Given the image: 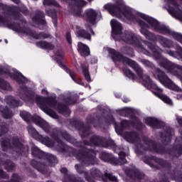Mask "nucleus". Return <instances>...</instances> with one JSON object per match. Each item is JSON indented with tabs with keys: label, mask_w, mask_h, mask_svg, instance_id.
Instances as JSON below:
<instances>
[{
	"label": "nucleus",
	"mask_w": 182,
	"mask_h": 182,
	"mask_svg": "<svg viewBox=\"0 0 182 182\" xmlns=\"http://www.w3.org/2000/svg\"><path fill=\"white\" fill-rule=\"evenodd\" d=\"M104 9L108 11L112 16H116L119 19H122V21H134V19H136V21L141 28V33L149 41H152L153 42H157L158 41L164 48H173L174 43L171 40L161 36H154L153 33H150V31H147V28H151V29L160 33L171 35L176 41L182 43L181 34L171 31L170 28L164 25H161L157 20L146 14L138 13L134 16L133 10L130 7L125 6L123 0H116L115 4L108 3L104 6Z\"/></svg>",
	"instance_id": "nucleus-1"
},
{
	"label": "nucleus",
	"mask_w": 182,
	"mask_h": 182,
	"mask_svg": "<svg viewBox=\"0 0 182 182\" xmlns=\"http://www.w3.org/2000/svg\"><path fill=\"white\" fill-rule=\"evenodd\" d=\"M111 26L112 29V38L115 41H119L120 40L119 38H121L123 42L129 43V45H134L136 48H137L139 52L144 53V55H146V56H150V55H151V52H152L153 56L157 60L158 63L161 58L164 59V57L160 55V53L163 51L160 48H159V46H154L151 43L146 41H143V44H140L139 43V38L136 35H134V33L130 31H125L122 34V24H120V23L117 20H111ZM146 48H149L151 52L147 50Z\"/></svg>",
	"instance_id": "nucleus-2"
},
{
	"label": "nucleus",
	"mask_w": 182,
	"mask_h": 182,
	"mask_svg": "<svg viewBox=\"0 0 182 182\" xmlns=\"http://www.w3.org/2000/svg\"><path fill=\"white\" fill-rule=\"evenodd\" d=\"M109 53L111 55L114 62H122L124 65H128L136 72L137 76L142 80V84L147 89H152V90H156L157 92H163L161 88L157 87L156 84L151 81L149 75H146L144 73L143 68L139 66L135 61L130 60L129 58L123 57L119 53H116V50L113 49L109 50Z\"/></svg>",
	"instance_id": "nucleus-3"
},
{
	"label": "nucleus",
	"mask_w": 182,
	"mask_h": 182,
	"mask_svg": "<svg viewBox=\"0 0 182 182\" xmlns=\"http://www.w3.org/2000/svg\"><path fill=\"white\" fill-rule=\"evenodd\" d=\"M36 103L38 107L43 110L44 113L53 117V119H58V114L53 112V109L58 110L60 113L66 114L70 113V111L68 107L56 102V100L54 98H48L43 97H36Z\"/></svg>",
	"instance_id": "nucleus-4"
},
{
	"label": "nucleus",
	"mask_w": 182,
	"mask_h": 182,
	"mask_svg": "<svg viewBox=\"0 0 182 182\" xmlns=\"http://www.w3.org/2000/svg\"><path fill=\"white\" fill-rule=\"evenodd\" d=\"M123 137L129 143H134L135 145L134 150L136 154H141L147 150H153L156 151L157 145L152 141L146 140L140 143V139L137 136V134L134 132H126L124 134Z\"/></svg>",
	"instance_id": "nucleus-5"
},
{
	"label": "nucleus",
	"mask_w": 182,
	"mask_h": 182,
	"mask_svg": "<svg viewBox=\"0 0 182 182\" xmlns=\"http://www.w3.org/2000/svg\"><path fill=\"white\" fill-rule=\"evenodd\" d=\"M20 116L22 117V119H23V120H25V122H31V120H32L35 124H37V126L41 127V129H43L46 133H49V132H50V126H49V124H48L46 121L43 120L39 116L32 117L31 114L25 111L21 112Z\"/></svg>",
	"instance_id": "nucleus-6"
},
{
	"label": "nucleus",
	"mask_w": 182,
	"mask_h": 182,
	"mask_svg": "<svg viewBox=\"0 0 182 182\" xmlns=\"http://www.w3.org/2000/svg\"><path fill=\"white\" fill-rule=\"evenodd\" d=\"M159 65L161 66L162 68H164L169 73H171L172 75H174L175 76H177L180 80L182 81V75H181V72H182V66L178 65L176 64H174L168 60L166 58H161L159 60Z\"/></svg>",
	"instance_id": "nucleus-7"
},
{
	"label": "nucleus",
	"mask_w": 182,
	"mask_h": 182,
	"mask_svg": "<svg viewBox=\"0 0 182 182\" xmlns=\"http://www.w3.org/2000/svg\"><path fill=\"white\" fill-rule=\"evenodd\" d=\"M155 72L156 73L154 74V76H156L161 83L164 85L166 87L171 89V90H174L175 92H182L181 88L176 85L175 83L173 82V81H171V80H170V78H168L163 71L158 68H155Z\"/></svg>",
	"instance_id": "nucleus-8"
},
{
	"label": "nucleus",
	"mask_w": 182,
	"mask_h": 182,
	"mask_svg": "<svg viewBox=\"0 0 182 182\" xmlns=\"http://www.w3.org/2000/svg\"><path fill=\"white\" fill-rule=\"evenodd\" d=\"M167 6L166 7L170 15L182 21V10L180 6L176 2V0H166Z\"/></svg>",
	"instance_id": "nucleus-9"
},
{
	"label": "nucleus",
	"mask_w": 182,
	"mask_h": 182,
	"mask_svg": "<svg viewBox=\"0 0 182 182\" xmlns=\"http://www.w3.org/2000/svg\"><path fill=\"white\" fill-rule=\"evenodd\" d=\"M75 170L79 173L80 174H84L85 178L88 182H94L95 178H97L98 177H100L101 173L100 171L96 169V168H92L90 171V176L91 178L88 177L87 172L83 171V167L82 166L76 164L75 165Z\"/></svg>",
	"instance_id": "nucleus-10"
},
{
	"label": "nucleus",
	"mask_w": 182,
	"mask_h": 182,
	"mask_svg": "<svg viewBox=\"0 0 182 182\" xmlns=\"http://www.w3.org/2000/svg\"><path fill=\"white\" fill-rule=\"evenodd\" d=\"M93 154H95L93 151H90V153L79 152L75 155V157L78 161H80L81 163H85V164H93V161H95V159H96Z\"/></svg>",
	"instance_id": "nucleus-11"
},
{
	"label": "nucleus",
	"mask_w": 182,
	"mask_h": 182,
	"mask_svg": "<svg viewBox=\"0 0 182 182\" xmlns=\"http://www.w3.org/2000/svg\"><path fill=\"white\" fill-rule=\"evenodd\" d=\"M145 123H146V124L149 126H151V127H154L156 129H160V127H164V122L156 118L146 117L145 119Z\"/></svg>",
	"instance_id": "nucleus-12"
},
{
	"label": "nucleus",
	"mask_w": 182,
	"mask_h": 182,
	"mask_svg": "<svg viewBox=\"0 0 182 182\" xmlns=\"http://www.w3.org/2000/svg\"><path fill=\"white\" fill-rule=\"evenodd\" d=\"M119 147L116 146L114 151H117V153H118L119 156V161L114 159L112 161V164H114L115 166H119L120 164H126V163H127V161H126V159H124L125 156H128L127 154H126V153L123 152V151H117V150H119Z\"/></svg>",
	"instance_id": "nucleus-13"
},
{
	"label": "nucleus",
	"mask_w": 182,
	"mask_h": 182,
	"mask_svg": "<svg viewBox=\"0 0 182 182\" xmlns=\"http://www.w3.org/2000/svg\"><path fill=\"white\" fill-rule=\"evenodd\" d=\"M97 15H100V13L97 12L93 9H88L86 11L87 21H88V22H90L91 23H95L96 18H97Z\"/></svg>",
	"instance_id": "nucleus-14"
},
{
	"label": "nucleus",
	"mask_w": 182,
	"mask_h": 182,
	"mask_svg": "<svg viewBox=\"0 0 182 182\" xmlns=\"http://www.w3.org/2000/svg\"><path fill=\"white\" fill-rule=\"evenodd\" d=\"M18 94L21 99H23V100H25V102H31V100L32 99V95H31L30 97L28 96V95H29V92L28 91L26 87H21L18 90Z\"/></svg>",
	"instance_id": "nucleus-15"
},
{
	"label": "nucleus",
	"mask_w": 182,
	"mask_h": 182,
	"mask_svg": "<svg viewBox=\"0 0 182 182\" xmlns=\"http://www.w3.org/2000/svg\"><path fill=\"white\" fill-rule=\"evenodd\" d=\"M77 50L81 56H89L90 53V50H89V47L83 44L82 43H78Z\"/></svg>",
	"instance_id": "nucleus-16"
},
{
	"label": "nucleus",
	"mask_w": 182,
	"mask_h": 182,
	"mask_svg": "<svg viewBox=\"0 0 182 182\" xmlns=\"http://www.w3.org/2000/svg\"><path fill=\"white\" fill-rule=\"evenodd\" d=\"M45 18V15L42 11H38L36 16L33 18V22L37 24L45 25L46 21L43 19Z\"/></svg>",
	"instance_id": "nucleus-17"
},
{
	"label": "nucleus",
	"mask_w": 182,
	"mask_h": 182,
	"mask_svg": "<svg viewBox=\"0 0 182 182\" xmlns=\"http://www.w3.org/2000/svg\"><path fill=\"white\" fill-rule=\"evenodd\" d=\"M36 45L38 46V48H41V49H47L48 50L55 49V46L53 44L43 41L37 42Z\"/></svg>",
	"instance_id": "nucleus-18"
},
{
	"label": "nucleus",
	"mask_w": 182,
	"mask_h": 182,
	"mask_svg": "<svg viewBox=\"0 0 182 182\" xmlns=\"http://www.w3.org/2000/svg\"><path fill=\"white\" fill-rule=\"evenodd\" d=\"M28 132L36 140H41L42 139V135L39 134V132L32 125L28 127Z\"/></svg>",
	"instance_id": "nucleus-19"
},
{
	"label": "nucleus",
	"mask_w": 182,
	"mask_h": 182,
	"mask_svg": "<svg viewBox=\"0 0 182 182\" xmlns=\"http://www.w3.org/2000/svg\"><path fill=\"white\" fill-rule=\"evenodd\" d=\"M43 159H46L48 161V163L46 164V166H53L58 163V159H56V157L52 154H45V156Z\"/></svg>",
	"instance_id": "nucleus-20"
},
{
	"label": "nucleus",
	"mask_w": 182,
	"mask_h": 182,
	"mask_svg": "<svg viewBox=\"0 0 182 182\" xmlns=\"http://www.w3.org/2000/svg\"><path fill=\"white\" fill-rule=\"evenodd\" d=\"M31 153L33 156H34V157H38V159H43L46 154L43 151H41V149H39V148L36 146L32 147Z\"/></svg>",
	"instance_id": "nucleus-21"
},
{
	"label": "nucleus",
	"mask_w": 182,
	"mask_h": 182,
	"mask_svg": "<svg viewBox=\"0 0 182 182\" xmlns=\"http://www.w3.org/2000/svg\"><path fill=\"white\" fill-rule=\"evenodd\" d=\"M6 102L7 105H9V106H11V107H15L18 106H21V102H19L18 100H15V98L12 96H9L6 98Z\"/></svg>",
	"instance_id": "nucleus-22"
},
{
	"label": "nucleus",
	"mask_w": 182,
	"mask_h": 182,
	"mask_svg": "<svg viewBox=\"0 0 182 182\" xmlns=\"http://www.w3.org/2000/svg\"><path fill=\"white\" fill-rule=\"evenodd\" d=\"M10 147L14 149L17 153H19L23 149V145L22 143L19 142V139H16L13 142V145H11Z\"/></svg>",
	"instance_id": "nucleus-23"
},
{
	"label": "nucleus",
	"mask_w": 182,
	"mask_h": 182,
	"mask_svg": "<svg viewBox=\"0 0 182 182\" xmlns=\"http://www.w3.org/2000/svg\"><path fill=\"white\" fill-rule=\"evenodd\" d=\"M0 112L2 113V116L4 119H10L13 116L12 111L9 110L6 107L5 108L1 107Z\"/></svg>",
	"instance_id": "nucleus-24"
},
{
	"label": "nucleus",
	"mask_w": 182,
	"mask_h": 182,
	"mask_svg": "<svg viewBox=\"0 0 182 182\" xmlns=\"http://www.w3.org/2000/svg\"><path fill=\"white\" fill-rule=\"evenodd\" d=\"M38 140H39V141H41V143L43 144H45V146H47V147H53V146H55V143H53L52 141H50L49 137L48 136H42V138Z\"/></svg>",
	"instance_id": "nucleus-25"
},
{
	"label": "nucleus",
	"mask_w": 182,
	"mask_h": 182,
	"mask_svg": "<svg viewBox=\"0 0 182 182\" xmlns=\"http://www.w3.org/2000/svg\"><path fill=\"white\" fill-rule=\"evenodd\" d=\"M55 55L58 65L62 68L63 65H62L60 61L63 59V50H62V49H59L57 50Z\"/></svg>",
	"instance_id": "nucleus-26"
},
{
	"label": "nucleus",
	"mask_w": 182,
	"mask_h": 182,
	"mask_svg": "<svg viewBox=\"0 0 182 182\" xmlns=\"http://www.w3.org/2000/svg\"><path fill=\"white\" fill-rule=\"evenodd\" d=\"M58 135H61L62 137H63L65 140H67V141H69V143H71L72 144L75 143V139H73V138H72V136H70V135H69V134H68L66 132H58Z\"/></svg>",
	"instance_id": "nucleus-27"
},
{
	"label": "nucleus",
	"mask_w": 182,
	"mask_h": 182,
	"mask_svg": "<svg viewBox=\"0 0 182 182\" xmlns=\"http://www.w3.org/2000/svg\"><path fill=\"white\" fill-rule=\"evenodd\" d=\"M0 90H11V85L6 81L0 78Z\"/></svg>",
	"instance_id": "nucleus-28"
},
{
	"label": "nucleus",
	"mask_w": 182,
	"mask_h": 182,
	"mask_svg": "<svg viewBox=\"0 0 182 182\" xmlns=\"http://www.w3.org/2000/svg\"><path fill=\"white\" fill-rule=\"evenodd\" d=\"M4 168L7 171H14V170H15V164H14L12 161H6L4 163Z\"/></svg>",
	"instance_id": "nucleus-29"
},
{
	"label": "nucleus",
	"mask_w": 182,
	"mask_h": 182,
	"mask_svg": "<svg viewBox=\"0 0 182 182\" xmlns=\"http://www.w3.org/2000/svg\"><path fill=\"white\" fill-rule=\"evenodd\" d=\"M78 38H83L84 39H87L90 41V35L85 30H79L77 32Z\"/></svg>",
	"instance_id": "nucleus-30"
},
{
	"label": "nucleus",
	"mask_w": 182,
	"mask_h": 182,
	"mask_svg": "<svg viewBox=\"0 0 182 182\" xmlns=\"http://www.w3.org/2000/svg\"><path fill=\"white\" fill-rule=\"evenodd\" d=\"M123 72H124V75H125L127 77H129L132 80H136V75H134V73H133L129 69L124 68L123 70Z\"/></svg>",
	"instance_id": "nucleus-31"
},
{
	"label": "nucleus",
	"mask_w": 182,
	"mask_h": 182,
	"mask_svg": "<svg viewBox=\"0 0 182 182\" xmlns=\"http://www.w3.org/2000/svg\"><path fill=\"white\" fill-rule=\"evenodd\" d=\"M157 96L158 97H159V99H161V100H163V102H164L167 105H173V102H171V100H170V98H168V97H167L166 95L159 93L157 94Z\"/></svg>",
	"instance_id": "nucleus-32"
},
{
	"label": "nucleus",
	"mask_w": 182,
	"mask_h": 182,
	"mask_svg": "<svg viewBox=\"0 0 182 182\" xmlns=\"http://www.w3.org/2000/svg\"><path fill=\"white\" fill-rule=\"evenodd\" d=\"M102 143V139L98 136H93L90 139V143L87 144H90V146H99V144Z\"/></svg>",
	"instance_id": "nucleus-33"
},
{
	"label": "nucleus",
	"mask_w": 182,
	"mask_h": 182,
	"mask_svg": "<svg viewBox=\"0 0 182 182\" xmlns=\"http://www.w3.org/2000/svg\"><path fill=\"white\" fill-rule=\"evenodd\" d=\"M139 62L142 63V65H144V66H146V68H151V69H154V65L149 60L140 58Z\"/></svg>",
	"instance_id": "nucleus-34"
},
{
	"label": "nucleus",
	"mask_w": 182,
	"mask_h": 182,
	"mask_svg": "<svg viewBox=\"0 0 182 182\" xmlns=\"http://www.w3.org/2000/svg\"><path fill=\"white\" fill-rule=\"evenodd\" d=\"M46 12L49 15V16H51L54 26H56V11L55 10H46Z\"/></svg>",
	"instance_id": "nucleus-35"
},
{
	"label": "nucleus",
	"mask_w": 182,
	"mask_h": 182,
	"mask_svg": "<svg viewBox=\"0 0 182 182\" xmlns=\"http://www.w3.org/2000/svg\"><path fill=\"white\" fill-rule=\"evenodd\" d=\"M161 138L163 139V141H170V140H171V129H168V132H166L165 136H163V135H161Z\"/></svg>",
	"instance_id": "nucleus-36"
},
{
	"label": "nucleus",
	"mask_w": 182,
	"mask_h": 182,
	"mask_svg": "<svg viewBox=\"0 0 182 182\" xmlns=\"http://www.w3.org/2000/svg\"><path fill=\"white\" fill-rule=\"evenodd\" d=\"M82 68L85 78L87 82H90V75L89 74V70L83 65H82Z\"/></svg>",
	"instance_id": "nucleus-37"
},
{
	"label": "nucleus",
	"mask_w": 182,
	"mask_h": 182,
	"mask_svg": "<svg viewBox=\"0 0 182 182\" xmlns=\"http://www.w3.org/2000/svg\"><path fill=\"white\" fill-rule=\"evenodd\" d=\"M132 175L131 177L136 178H141L143 177V173H140L139 170L131 171Z\"/></svg>",
	"instance_id": "nucleus-38"
},
{
	"label": "nucleus",
	"mask_w": 182,
	"mask_h": 182,
	"mask_svg": "<svg viewBox=\"0 0 182 182\" xmlns=\"http://www.w3.org/2000/svg\"><path fill=\"white\" fill-rule=\"evenodd\" d=\"M16 80H17L18 83H25L26 82V77L23 76L21 73H18L16 77Z\"/></svg>",
	"instance_id": "nucleus-39"
},
{
	"label": "nucleus",
	"mask_w": 182,
	"mask_h": 182,
	"mask_svg": "<svg viewBox=\"0 0 182 182\" xmlns=\"http://www.w3.org/2000/svg\"><path fill=\"white\" fill-rule=\"evenodd\" d=\"M43 5H47L48 6L53 5L54 6H58V3L55 0H44Z\"/></svg>",
	"instance_id": "nucleus-40"
},
{
	"label": "nucleus",
	"mask_w": 182,
	"mask_h": 182,
	"mask_svg": "<svg viewBox=\"0 0 182 182\" xmlns=\"http://www.w3.org/2000/svg\"><path fill=\"white\" fill-rule=\"evenodd\" d=\"M163 160L156 157H152L150 161H146V163H158L159 164H161Z\"/></svg>",
	"instance_id": "nucleus-41"
},
{
	"label": "nucleus",
	"mask_w": 182,
	"mask_h": 182,
	"mask_svg": "<svg viewBox=\"0 0 182 182\" xmlns=\"http://www.w3.org/2000/svg\"><path fill=\"white\" fill-rule=\"evenodd\" d=\"M1 147L3 150L5 151L8 149V147H9V141H1Z\"/></svg>",
	"instance_id": "nucleus-42"
},
{
	"label": "nucleus",
	"mask_w": 182,
	"mask_h": 182,
	"mask_svg": "<svg viewBox=\"0 0 182 182\" xmlns=\"http://www.w3.org/2000/svg\"><path fill=\"white\" fill-rule=\"evenodd\" d=\"M0 178H9V176L4 170L0 169Z\"/></svg>",
	"instance_id": "nucleus-43"
},
{
	"label": "nucleus",
	"mask_w": 182,
	"mask_h": 182,
	"mask_svg": "<svg viewBox=\"0 0 182 182\" xmlns=\"http://www.w3.org/2000/svg\"><path fill=\"white\" fill-rule=\"evenodd\" d=\"M131 122L134 126H137V124L141 126V122L136 117H134V120L131 121Z\"/></svg>",
	"instance_id": "nucleus-44"
},
{
	"label": "nucleus",
	"mask_w": 182,
	"mask_h": 182,
	"mask_svg": "<svg viewBox=\"0 0 182 182\" xmlns=\"http://www.w3.org/2000/svg\"><path fill=\"white\" fill-rule=\"evenodd\" d=\"M129 123L126 120H123L121 122L122 129H126L127 127H129Z\"/></svg>",
	"instance_id": "nucleus-45"
},
{
	"label": "nucleus",
	"mask_w": 182,
	"mask_h": 182,
	"mask_svg": "<svg viewBox=\"0 0 182 182\" xmlns=\"http://www.w3.org/2000/svg\"><path fill=\"white\" fill-rule=\"evenodd\" d=\"M122 112L124 113H126L127 114H130L133 112V109H132L131 108L125 107V108L122 109Z\"/></svg>",
	"instance_id": "nucleus-46"
},
{
	"label": "nucleus",
	"mask_w": 182,
	"mask_h": 182,
	"mask_svg": "<svg viewBox=\"0 0 182 182\" xmlns=\"http://www.w3.org/2000/svg\"><path fill=\"white\" fill-rule=\"evenodd\" d=\"M57 143L61 150H65V145L62 142V141L57 140Z\"/></svg>",
	"instance_id": "nucleus-47"
},
{
	"label": "nucleus",
	"mask_w": 182,
	"mask_h": 182,
	"mask_svg": "<svg viewBox=\"0 0 182 182\" xmlns=\"http://www.w3.org/2000/svg\"><path fill=\"white\" fill-rule=\"evenodd\" d=\"M66 39L70 45L72 44V37L70 36V33H67Z\"/></svg>",
	"instance_id": "nucleus-48"
},
{
	"label": "nucleus",
	"mask_w": 182,
	"mask_h": 182,
	"mask_svg": "<svg viewBox=\"0 0 182 182\" xmlns=\"http://www.w3.org/2000/svg\"><path fill=\"white\" fill-rule=\"evenodd\" d=\"M0 73H6L7 75H9V70H6L2 68V67H0Z\"/></svg>",
	"instance_id": "nucleus-49"
},
{
	"label": "nucleus",
	"mask_w": 182,
	"mask_h": 182,
	"mask_svg": "<svg viewBox=\"0 0 182 182\" xmlns=\"http://www.w3.org/2000/svg\"><path fill=\"white\" fill-rule=\"evenodd\" d=\"M81 136H88L89 135V130H85L84 132H80Z\"/></svg>",
	"instance_id": "nucleus-50"
},
{
	"label": "nucleus",
	"mask_w": 182,
	"mask_h": 182,
	"mask_svg": "<svg viewBox=\"0 0 182 182\" xmlns=\"http://www.w3.org/2000/svg\"><path fill=\"white\" fill-rule=\"evenodd\" d=\"M67 70V72H69L70 77H72V79L75 80V73L73 71H70L69 70Z\"/></svg>",
	"instance_id": "nucleus-51"
},
{
	"label": "nucleus",
	"mask_w": 182,
	"mask_h": 182,
	"mask_svg": "<svg viewBox=\"0 0 182 182\" xmlns=\"http://www.w3.org/2000/svg\"><path fill=\"white\" fill-rule=\"evenodd\" d=\"M176 153L178 154V156H180V154H182V146H180L178 149L176 150Z\"/></svg>",
	"instance_id": "nucleus-52"
},
{
	"label": "nucleus",
	"mask_w": 182,
	"mask_h": 182,
	"mask_svg": "<svg viewBox=\"0 0 182 182\" xmlns=\"http://www.w3.org/2000/svg\"><path fill=\"white\" fill-rule=\"evenodd\" d=\"M127 53H128V55H130L131 56H133V50L129 49V51L127 52Z\"/></svg>",
	"instance_id": "nucleus-53"
},
{
	"label": "nucleus",
	"mask_w": 182,
	"mask_h": 182,
	"mask_svg": "<svg viewBox=\"0 0 182 182\" xmlns=\"http://www.w3.org/2000/svg\"><path fill=\"white\" fill-rule=\"evenodd\" d=\"M102 156H106V154H102L100 155V158L102 159V160H104V161H106V160H107V159L104 158V157Z\"/></svg>",
	"instance_id": "nucleus-54"
},
{
	"label": "nucleus",
	"mask_w": 182,
	"mask_h": 182,
	"mask_svg": "<svg viewBox=\"0 0 182 182\" xmlns=\"http://www.w3.org/2000/svg\"><path fill=\"white\" fill-rule=\"evenodd\" d=\"M177 120L180 126H182V118H177Z\"/></svg>",
	"instance_id": "nucleus-55"
},
{
	"label": "nucleus",
	"mask_w": 182,
	"mask_h": 182,
	"mask_svg": "<svg viewBox=\"0 0 182 182\" xmlns=\"http://www.w3.org/2000/svg\"><path fill=\"white\" fill-rule=\"evenodd\" d=\"M72 100H70V98H68L66 101V104L67 105H72Z\"/></svg>",
	"instance_id": "nucleus-56"
},
{
	"label": "nucleus",
	"mask_w": 182,
	"mask_h": 182,
	"mask_svg": "<svg viewBox=\"0 0 182 182\" xmlns=\"http://www.w3.org/2000/svg\"><path fill=\"white\" fill-rule=\"evenodd\" d=\"M61 173H66L68 171V169H66L65 168H62L60 169Z\"/></svg>",
	"instance_id": "nucleus-57"
},
{
	"label": "nucleus",
	"mask_w": 182,
	"mask_h": 182,
	"mask_svg": "<svg viewBox=\"0 0 182 182\" xmlns=\"http://www.w3.org/2000/svg\"><path fill=\"white\" fill-rule=\"evenodd\" d=\"M87 29H90L92 35H95V32H93V30H92L89 26H87Z\"/></svg>",
	"instance_id": "nucleus-58"
},
{
	"label": "nucleus",
	"mask_w": 182,
	"mask_h": 182,
	"mask_svg": "<svg viewBox=\"0 0 182 182\" xmlns=\"http://www.w3.org/2000/svg\"><path fill=\"white\" fill-rule=\"evenodd\" d=\"M42 93H43V95H48V90H42Z\"/></svg>",
	"instance_id": "nucleus-59"
},
{
	"label": "nucleus",
	"mask_w": 182,
	"mask_h": 182,
	"mask_svg": "<svg viewBox=\"0 0 182 182\" xmlns=\"http://www.w3.org/2000/svg\"><path fill=\"white\" fill-rule=\"evenodd\" d=\"M15 4H19V0H12Z\"/></svg>",
	"instance_id": "nucleus-60"
},
{
	"label": "nucleus",
	"mask_w": 182,
	"mask_h": 182,
	"mask_svg": "<svg viewBox=\"0 0 182 182\" xmlns=\"http://www.w3.org/2000/svg\"><path fill=\"white\" fill-rule=\"evenodd\" d=\"M78 83H79V85H83V83H82V80H79Z\"/></svg>",
	"instance_id": "nucleus-61"
},
{
	"label": "nucleus",
	"mask_w": 182,
	"mask_h": 182,
	"mask_svg": "<svg viewBox=\"0 0 182 182\" xmlns=\"http://www.w3.org/2000/svg\"><path fill=\"white\" fill-rule=\"evenodd\" d=\"M111 144H112V146H113V147H114L115 146V144H114V142H111Z\"/></svg>",
	"instance_id": "nucleus-62"
},
{
	"label": "nucleus",
	"mask_w": 182,
	"mask_h": 182,
	"mask_svg": "<svg viewBox=\"0 0 182 182\" xmlns=\"http://www.w3.org/2000/svg\"><path fill=\"white\" fill-rule=\"evenodd\" d=\"M115 130L116 132H117V130H119V128L117 127H115Z\"/></svg>",
	"instance_id": "nucleus-63"
},
{
	"label": "nucleus",
	"mask_w": 182,
	"mask_h": 182,
	"mask_svg": "<svg viewBox=\"0 0 182 182\" xmlns=\"http://www.w3.org/2000/svg\"><path fill=\"white\" fill-rule=\"evenodd\" d=\"M177 99H181V96H177Z\"/></svg>",
	"instance_id": "nucleus-64"
}]
</instances>
